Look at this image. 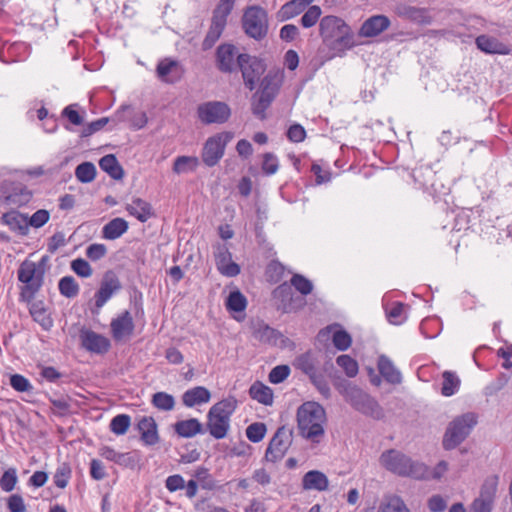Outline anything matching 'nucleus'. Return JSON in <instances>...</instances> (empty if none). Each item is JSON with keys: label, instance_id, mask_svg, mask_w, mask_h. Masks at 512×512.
<instances>
[{"label": "nucleus", "instance_id": "obj_21", "mask_svg": "<svg viewBox=\"0 0 512 512\" xmlns=\"http://www.w3.org/2000/svg\"><path fill=\"white\" fill-rule=\"evenodd\" d=\"M2 189L4 190L6 201L17 206L27 204L32 197V193L20 182L5 181Z\"/></svg>", "mask_w": 512, "mask_h": 512}, {"label": "nucleus", "instance_id": "obj_64", "mask_svg": "<svg viewBox=\"0 0 512 512\" xmlns=\"http://www.w3.org/2000/svg\"><path fill=\"white\" fill-rule=\"evenodd\" d=\"M18 481L17 471L15 468L6 470L0 478V487L5 492H11Z\"/></svg>", "mask_w": 512, "mask_h": 512}, {"label": "nucleus", "instance_id": "obj_15", "mask_svg": "<svg viewBox=\"0 0 512 512\" xmlns=\"http://www.w3.org/2000/svg\"><path fill=\"white\" fill-rule=\"evenodd\" d=\"M214 258L218 271L226 277H235L240 274V266L232 261V254L227 244L217 243L213 246Z\"/></svg>", "mask_w": 512, "mask_h": 512}, {"label": "nucleus", "instance_id": "obj_36", "mask_svg": "<svg viewBox=\"0 0 512 512\" xmlns=\"http://www.w3.org/2000/svg\"><path fill=\"white\" fill-rule=\"evenodd\" d=\"M128 228V222L124 218L117 217L103 226L102 236L107 240H115L126 233Z\"/></svg>", "mask_w": 512, "mask_h": 512}, {"label": "nucleus", "instance_id": "obj_5", "mask_svg": "<svg viewBox=\"0 0 512 512\" xmlns=\"http://www.w3.org/2000/svg\"><path fill=\"white\" fill-rule=\"evenodd\" d=\"M325 419V410L317 402H305L297 410V426L300 435L313 442L318 443L317 439L324 435L323 421Z\"/></svg>", "mask_w": 512, "mask_h": 512}, {"label": "nucleus", "instance_id": "obj_51", "mask_svg": "<svg viewBox=\"0 0 512 512\" xmlns=\"http://www.w3.org/2000/svg\"><path fill=\"white\" fill-rule=\"evenodd\" d=\"M96 167L92 162H82L75 169V176L81 183H90L96 177Z\"/></svg>", "mask_w": 512, "mask_h": 512}, {"label": "nucleus", "instance_id": "obj_19", "mask_svg": "<svg viewBox=\"0 0 512 512\" xmlns=\"http://www.w3.org/2000/svg\"><path fill=\"white\" fill-rule=\"evenodd\" d=\"M132 107L128 104H122L114 113V116L112 118L109 117H102L95 121H92L88 123L86 126L83 127L80 133L81 138H86L94 133L100 131L105 125H107L111 120L117 121V122H124L127 120L125 113L127 111H131Z\"/></svg>", "mask_w": 512, "mask_h": 512}, {"label": "nucleus", "instance_id": "obj_34", "mask_svg": "<svg viewBox=\"0 0 512 512\" xmlns=\"http://www.w3.org/2000/svg\"><path fill=\"white\" fill-rule=\"evenodd\" d=\"M237 408V399L234 396H228L215 403L207 413V418L212 416H221L230 420L231 415Z\"/></svg>", "mask_w": 512, "mask_h": 512}, {"label": "nucleus", "instance_id": "obj_27", "mask_svg": "<svg viewBox=\"0 0 512 512\" xmlns=\"http://www.w3.org/2000/svg\"><path fill=\"white\" fill-rule=\"evenodd\" d=\"M1 223L7 225L13 232H17L21 236H26L29 232L27 224V215L17 210H11L2 214Z\"/></svg>", "mask_w": 512, "mask_h": 512}, {"label": "nucleus", "instance_id": "obj_50", "mask_svg": "<svg viewBox=\"0 0 512 512\" xmlns=\"http://www.w3.org/2000/svg\"><path fill=\"white\" fill-rule=\"evenodd\" d=\"M58 289L62 296L74 298L79 294V284L72 276H64L58 282Z\"/></svg>", "mask_w": 512, "mask_h": 512}, {"label": "nucleus", "instance_id": "obj_43", "mask_svg": "<svg viewBox=\"0 0 512 512\" xmlns=\"http://www.w3.org/2000/svg\"><path fill=\"white\" fill-rule=\"evenodd\" d=\"M253 336L255 339L262 343L275 345L277 343L278 338L281 337L282 334L278 330L270 327L269 325L261 323L255 328Z\"/></svg>", "mask_w": 512, "mask_h": 512}, {"label": "nucleus", "instance_id": "obj_30", "mask_svg": "<svg viewBox=\"0 0 512 512\" xmlns=\"http://www.w3.org/2000/svg\"><path fill=\"white\" fill-rule=\"evenodd\" d=\"M126 211L142 223L155 216L152 205L141 198L135 197L130 204L126 205Z\"/></svg>", "mask_w": 512, "mask_h": 512}, {"label": "nucleus", "instance_id": "obj_47", "mask_svg": "<svg viewBox=\"0 0 512 512\" xmlns=\"http://www.w3.org/2000/svg\"><path fill=\"white\" fill-rule=\"evenodd\" d=\"M236 0H219L212 12L211 20L227 25L228 16L234 9Z\"/></svg>", "mask_w": 512, "mask_h": 512}, {"label": "nucleus", "instance_id": "obj_20", "mask_svg": "<svg viewBox=\"0 0 512 512\" xmlns=\"http://www.w3.org/2000/svg\"><path fill=\"white\" fill-rule=\"evenodd\" d=\"M99 455L106 460L129 469L136 468L139 463V457L136 452L120 453L110 446H102L99 449Z\"/></svg>", "mask_w": 512, "mask_h": 512}, {"label": "nucleus", "instance_id": "obj_62", "mask_svg": "<svg viewBox=\"0 0 512 512\" xmlns=\"http://www.w3.org/2000/svg\"><path fill=\"white\" fill-rule=\"evenodd\" d=\"M78 104H70L66 106L62 112L61 116L68 120V122L74 126H81L84 124V116L81 115L77 111Z\"/></svg>", "mask_w": 512, "mask_h": 512}, {"label": "nucleus", "instance_id": "obj_4", "mask_svg": "<svg viewBox=\"0 0 512 512\" xmlns=\"http://www.w3.org/2000/svg\"><path fill=\"white\" fill-rule=\"evenodd\" d=\"M319 34L323 42L332 40V48L345 51L356 46L351 27L340 17L324 16L319 23Z\"/></svg>", "mask_w": 512, "mask_h": 512}, {"label": "nucleus", "instance_id": "obj_23", "mask_svg": "<svg viewBox=\"0 0 512 512\" xmlns=\"http://www.w3.org/2000/svg\"><path fill=\"white\" fill-rule=\"evenodd\" d=\"M110 327L115 341L131 336L135 328L131 313L125 310L117 318L112 319Z\"/></svg>", "mask_w": 512, "mask_h": 512}, {"label": "nucleus", "instance_id": "obj_45", "mask_svg": "<svg viewBox=\"0 0 512 512\" xmlns=\"http://www.w3.org/2000/svg\"><path fill=\"white\" fill-rule=\"evenodd\" d=\"M225 27V24L211 20L210 27L202 42V49L204 51L211 49L215 45V43L219 40L223 31L225 30Z\"/></svg>", "mask_w": 512, "mask_h": 512}, {"label": "nucleus", "instance_id": "obj_1", "mask_svg": "<svg viewBox=\"0 0 512 512\" xmlns=\"http://www.w3.org/2000/svg\"><path fill=\"white\" fill-rule=\"evenodd\" d=\"M330 379L335 389L354 410L375 420L384 418L383 408L370 394L343 378L338 371L330 374Z\"/></svg>", "mask_w": 512, "mask_h": 512}, {"label": "nucleus", "instance_id": "obj_35", "mask_svg": "<svg viewBox=\"0 0 512 512\" xmlns=\"http://www.w3.org/2000/svg\"><path fill=\"white\" fill-rule=\"evenodd\" d=\"M29 313L33 320L37 322L44 330L48 331L53 326V319L47 312L43 301L30 302Z\"/></svg>", "mask_w": 512, "mask_h": 512}, {"label": "nucleus", "instance_id": "obj_22", "mask_svg": "<svg viewBox=\"0 0 512 512\" xmlns=\"http://www.w3.org/2000/svg\"><path fill=\"white\" fill-rule=\"evenodd\" d=\"M183 72L184 70L177 60L167 58L161 60L156 67L157 76L169 84H175L180 81Z\"/></svg>", "mask_w": 512, "mask_h": 512}, {"label": "nucleus", "instance_id": "obj_52", "mask_svg": "<svg viewBox=\"0 0 512 512\" xmlns=\"http://www.w3.org/2000/svg\"><path fill=\"white\" fill-rule=\"evenodd\" d=\"M151 403L154 407L162 411H171L175 406L173 395L166 392H156L153 394Z\"/></svg>", "mask_w": 512, "mask_h": 512}, {"label": "nucleus", "instance_id": "obj_9", "mask_svg": "<svg viewBox=\"0 0 512 512\" xmlns=\"http://www.w3.org/2000/svg\"><path fill=\"white\" fill-rule=\"evenodd\" d=\"M271 300L274 308L283 314L296 313L306 305L305 298L296 295L287 281L272 290Z\"/></svg>", "mask_w": 512, "mask_h": 512}, {"label": "nucleus", "instance_id": "obj_44", "mask_svg": "<svg viewBox=\"0 0 512 512\" xmlns=\"http://www.w3.org/2000/svg\"><path fill=\"white\" fill-rule=\"evenodd\" d=\"M225 306L229 312L242 313L247 307V299L240 290L236 289L229 293Z\"/></svg>", "mask_w": 512, "mask_h": 512}, {"label": "nucleus", "instance_id": "obj_48", "mask_svg": "<svg viewBox=\"0 0 512 512\" xmlns=\"http://www.w3.org/2000/svg\"><path fill=\"white\" fill-rule=\"evenodd\" d=\"M443 382L441 393L443 396L450 397L454 395L460 387V379L455 372L444 371L442 374Z\"/></svg>", "mask_w": 512, "mask_h": 512}, {"label": "nucleus", "instance_id": "obj_10", "mask_svg": "<svg viewBox=\"0 0 512 512\" xmlns=\"http://www.w3.org/2000/svg\"><path fill=\"white\" fill-rule=\"evenodd\" d=\"M18 280L24 284L20 291V300L27 303L33 301L44 282L41 273L36 269V263L28 260L20 264Z\"/></svg>", "mask_w": 512, "mask_h": 512}, {"label": "nucleus", "instance_id": "obj_26", "mask_svg": "<svg viewBox=\"0 0 512 512\" xmlns=\"http://www.w3.org/2000/svg\"><path fill=\"white\" fill-rule=\"evenodd\" d=\"M137 429L146 446H153L159 442L157 423L152 416H143L137 424Z\"/></svg>", "mask_w": 512, "mask_h": 512}, {"label": "nucleus", "instance_id": "obj_32", "mask_svg": "<svg viewBox=\"0 0 512 512\" xmlns=\"http://www.w3.org/2000/svg\"><path fill=\"white\" fill-rule=\"evenodd\" d=\"M329 480L327 476L318 470L306 472L302 478V488L304 490L325 491L328 489Z\"/></svg>", "mask_w": 512, "mask_h": 512}, {"label": "nucleus", "instance_id": "obj_53", "mask_svg": "<svg viewBox=\"0 0 512 512\" xmlns=\"http://www.w3.org/2000/svg\"><path fill=\"white\" fill-rule=\"evenodd\" d=\"M131 425V417L127 414H118L114 416L109 424L111 432L115 435H124Z\"/></svg>", "mask_w": 512, "mask_h": 512}, {"label": "nucleus", "instance_id": "obj_42", "mask_svg": "<svg viewBox=\"0 0 512 512\" xmlns=\"http://www.w3.org/2000/svg\"><path fill=\"white\" fill-rule=\"evenodd\" d=\"M498 483H499L498 475L488 476L484 480L483 484L481 485L480 494H479V497H477V498L494 505L497 488H498Z\"/></svg>", "mask_w": 512, "mask_h": 512}, {"label": "nucleus", "instance_id": "obj_3", "mask_svg": "<svg viewBox=\"0 0 512 512\" xmlns=\"http://www.w3.org/2000/svg\"><path fill=\"white\" fill-rule=\"evenodd\" d=\"M379 461L386 470L398 476L411 477L417 480L429 478V469L424 463L413 461L409 456L398 450L389 449L384 451Z\"/></svg>", "mask_w": 512, "mask_h": 512}, {"label": "nucleus", "instance_id": "obj_61", "mask_svg": "<svg viewBox=\"0 0 512 512\" xmlns=\"http://www.w3.org/2000/svg\"><path fill=\"white\" fill-rule=\"evenodd\" d=\"M322 10L319 6H310L300 19L301 25L304 28L313 27L319 20Z\"/></svg>", "mask_w": 512, "mask_h": 512}, {"label": "nucleus", "instance_id": "obj_59", "mask_svg": "<svg viewBox=\"0 0 512 512\" xmlns=\"http://www.w3.org/2000/svg\"><path fill=\"white\" fill-rule=\"evenodd\" d=\"M10 386L17 392L31 393L34 389L30 381L21 374H11L9 378Z\"/></svg>", "mask_w": 512, "mask_h": 512}, {"label": "nucleus", "instance_id": "obj_17", "mask_svg": "<svg viewBox=\"0 0 512 512\" xmlns=\"http://www.w3.org/2000/svg\"><path fill=\"white\" fill-rule=\"evenodd\" d=\"M79 338L81 346L91 353L104 354L111 347L108 338L89 329L82 328Z\"/></svg>", "mask_w": 512, "mask_h": 512}, {"label": "nucleus", "instance_id": "obj_29", "mask_svg": "<svg viewBox=\"0 0 512 512\" xmlns=\"http://www.w3.org/2000/svg\"><path fill=\"white\" fill-rule=\"evenodd\" d=\"M210 399L211 392L204 386H196L188 389L181 396L183 405L188 408L208 403Z\"/></svg>", "mask_w": 512, "mask_h": 512}, {"label": "nucleus", "instance_id": "obj_33", "mask_svg": "<svg viewBox=\"0 0 512 512\" xmlns=\"http://www.w3.org/2000/svg\"><path fill=\"white\" fill-rule=\"evenodd\" d=\"M173 427L176 434L183 438H191L204 432L202 423L196 418L177 421Z\"/></svg>", "mask_w": 512, "mask_h": 512}, {"label": "nucleus", "instance_id": "obj_13", "mask_svg": "<svg viewBox=\"0 0 512 512\" xmlns=\"http://www.w3.org/2000/svg\"><path fill=\"white\" fill-rule=\"evenodd\" d=\"M122 289L121 282L113 270H108L103 274L99 289L94 294V307L91 308L92 314H98L99 310L107 301Z\"/></svg>", "mask_w": 512, "mask_h": 512}, {"label": "nucleus", "instance_id": "obj_54", "mask_svg": "<svg viewBox=\"0 0 512 512\" xmlns=\"http://www.w3.org/2000/svg\"><path fill=\"white\" fill-rule=\"evenodd\" d=\"M196 481L201 486L202 489L205 490H214L217 487L216 480L209 474V470L200 466L194 471V475Z\"/></svg>", "mask_w": 512, "mask_h": 512}, {"label": "nucleus", "instance_id": "obj_57", "mask_svg": "<svg viewBox=\"0 0 512 512\" xmlns=\"http://www.w3.org/2000/svg\"><path fill=\"white\" fill-rule=\"evenodd\" d=\"M285 267L278 260H271L265 270L267 281L270 283H278L284 275Z\"/></svg>", "mask_w": 512, "mask_h": 512}, {"label": "nucleus", "instance_id": "obj_11", "mask_svg": "<svg viewBox=\"0 0 512 512\" xmlns=\"http://www.w3.org/2000/svg\"><path fill=\"white\" fill-rule=\"evenodd\" d=\"M232 132H220L209 137L201 152L203 163L208 167H214L224 156L227 144L233 139Z\"/></svg>", "mask_w": 512, "mask_h": 512}, {"label": "nucleus", "instance_id": "obj_37", "mask_svg": "<svg viewBox=\"0 0 512 512\" xmlns=\"http://www.w3.org/2000/svg\"><path fill=\"white\" fill-rule=\"evenodd\" d=\"M99 167L114 180H121L124 177V169L114 154L103 156L99 160Z\"/></svg>", "mask_w": 512, "mask_h": 512}, {"label": "nucleus", "instance_id": "obj_38", "mask_svg": "<svg viewBox=\"0 0 512 512\" xmlns=\"http://www.w3.org/2000/svg\"><path fill=\"white\" fill-rule=\"evenodd\" d=\"M249 396L260 404L270 406L273 403L272 389L260 381L254 382L249 388Z\"/></svg>", "mask_w": 512, "mask_h": 512}, {"label": "nucleus", "instance_id": "obj_63", "mask_svg": "<svg viewBox=\"0 0 512 512\" xmlns=\"http://www.w3.org/2000/svg\"><path fill=\"white\" fill-rule=\"evenodd\" d=\"M290 372L291 369L288 365H277L270 371L268 380L272 384H280L289 377Z\"/></svg>", "mask_w": 512, "mask_h": 512}, {"label": "nucleus", "instance_id": "obj_7", "mask_svg": "<svg viewBox=\"0 0 512 512\" xmlns=\"http://www.w3.org/2000/svg\"><path fill=\"white\" fill-rule=\"evenodd\" d=\"M477 424L474 413H466L455 418L447 427L442 445L445 450H452L459 446L471 433Z\"/></svg>", "mask_w": 512, "mask_h": 512}, {"label": "nucleus", "instance_id": "obj_60", "mask_svg": "<svg viewBox=\"0 0 512 512\" xmlns=\"http://www.w3.org/2000/svg\"><path fill=\"white\" fill-rule=\"evenodd\" d=\"M71 473L72 471L70 465L68 463H62L58 466L54 474V484L58 488L64 489L68 485L69 479L71 478Z\"/></svg>", "mask_w": 512, "mask_h": 512}, {"label": "nucleus", "instance_id": "obj_16", "mask_svg": "<svg viewBox=\"0 0 512 512\" xmlns=\"http://www.w3.org/2000/svg\"><path fill=\"white\" fill-rule=\"evenodd\" d=\"M237 47L231 43L220 44L215 52V63L217 69L222 73L231 74L238 68L237 66Z\"/></svg>", "mask_w": 512, "mask_h": 512}, {"label": "nucleus", "instance_id": "obj_56", "mask_svg": "<svg viewBox=\"0 0 512 512\" xmlns=\"http://www.w3.org/2000/svg\"><path fill=\"white\" fill-rule=\"evenodd\" d=\"M267 433V426L263 422H253L246 428V437L252 443L262 441Z\"/></svg>", "mask_w": 512, "mask_h": 512}, {"label": "nucleus", "instance_id": "obj_39", "mask_svg": "<svg viewBox=\"0 0 512 512\" xmlns=\"http://www.w3.org/2000/svg\"><path fill=\"white\" fill-rule=\"evenodd\" d=\"M206 427L212 437L220 440L226 437L230 428V420L221 416H212L207 418Z\"/></svg>", "mask_w": 512, "mask_h": 512}, {"label": "nucleus", "instance_id": "obj_28", "mask_svg": "<svg viewBox=\"0 0 512 512\" xmlns=\"http://www.w3.org/2000/svg\"><path fill=\"white\" fill-rule=\"evenodd\" d=\"M475 43L479 50L487 54L507 55L510 52L506 44L488 35L478 36Z\"/></svg>", "mask_w": 512, "mask_h": 512}, {"label": "nucleus", "instance_id": "obj_41", "mask_svg": "<svg viewBox=\"0 0 512 512\" xmlns=\"http://www.w3.org/2000/svg\"><path fill=\"white\" fill-rule=\"evenodd\" d=\"M308 5L304 0H290L278 11V19L280 21L292 19L302 13Z\"/></svg>", "mask_w": 512, "mask_h": 512}, {"label": "nucleus", "instance_id": "obj_14", "mask_svg": "<svg viewBox=\"0 0 512 512\" xmlns=\"http://www.w3.org/2000/svg\"><path fill=\"white\" fill-rule=\"evenodd\" d=\"M197 115L204 124H223L230 118L231 109L225 102L209 101L198 106Z\"/></svg>", "mask_w": 512, "mask_h": 512}, {"label": "nucleus", "instance_id": "obj_6", "mask_svg": "<svg viewBox=\"0 0 512 512\" xmlns=\"http://www.w3.org/2000/svg\"><path fill=\"white\" fill-rule=\"evenodd\" d=\"M242 28L249 38L263 40L269 31L268 12L259 5L246 7L242 16Z\"/></svg>", "mask_w": 512, "mask_h": 512}, {"label": "nucleus", "instance_id": "obj_55", "mask_svg": "<svg viewBox=\"0 0 512 512\" xmlns=\"http://www.w3.org/2000/svg\"><path fill=\"white\" fill-rule=\"evenodd\" d=\"M336 363L341 367L347 377L353 378L358 374L359 367L357 361L350 355L343 354L337 357Z\"/></svg>", "mask_w": 512, "mask_h": 512}, {"label": "nucleus", "instance_id": "obj_46", "mask_svg": "<svg viewBox=\"0 0 512 512\" xmlns=\"http://www.w3.org/2000/svg\"><path fill=\"white\" fill-rule=\"evenodd\" d=\"M199 165V160L195 156H178L173 163V172L183 174L194 172Z\"/></svg>", "mask_w": 512, "mask_h": 512}, {"label": "nucleus", "instance_id": "obj_40", "mask_svg": "<svg viewBox=\"0 0 512 512\" xmlns=\"http://www.w3.org/2000/svg\"><path fill=\"white\" fill-rule=\"evenodd\" d=\"M316 363L315 353L312 350H307L295 358L293 365L296 369L309 376L317 371Z\"/></svg>", "mask_w": 512, "mask_h": 512}, {"label": "nucleus", "instance_id": "obj_12", "mask_svg": "<svg viewBox=\"0 0 512 512\" xmlns=\"http://www.w3.org/2000/svg\"><path fill=\"white\" fill-rule=\"evenodd\" d=\"M293 442V429L282 425L271 438L265 452V460L276 463L282 460Z\"/></svg>", "mask_w": 512, "mask_h": 512}, {"label": "nucleus", "instance_id": "obj_31", "mask_svg": "<svg viewBox=\"0 0 512 512\" xmlns=\"http://www.w3.org/2000/svg\"><path fill=\"white\" fill-rule=\"evenodd\" d=\"M380 375L386 382L396 385L402 381L401 372L394 366L393 362L386 355H380L377 362Z\"/></svg>", "mask_w": 512, "mask_h": 512}, {"label": "nucleus", "instance_id": "obj_58", "mask_svg": "<svg viewBox=\"0 0 512 512\" xmlns=\"http://www.w3.org/2000/svg\"><path fill=\"white\" fill-rule=\"evenodd\" d=\"M308 377L310 382L325 399H329L331 397L330 386L322 373L317 370Z\"/></svg>", "mask_w": 512, "mask_h": 512}, {"label": "nucleus", "instance_id": "obj_24", "mask_svg": "<svg viewBox=\"0 0 512 512\" xmlns=\"http://www.w3.org/2000/svg\"><path fill=\"white\" fill-rule=\"evenodd\" d=\"M334 328H338L333 332L332 335V342L334 347L339 351H346L350 348L352 344V337L351 335L343 329L339 324H331L326 326L325 328H322L319 332L317 337L319 339L328 337L331 330Z\"/></svg>", "mask_w": 512, "mask_h": 512}, {"label": "nucleus", "instance_id": "obj_25", "mask_svg": "<svg viewBox=\"0 0 512 512\" xmlns=\"http://www.w3.org/2000/svg\"><path fill=\"white\" fill-rule=\"evenodd\" d=\"M396 14L401 18L421 25H428L432 22V17L428 14V10L426 8L399 4L396 7Z\"/></svg>", "mask_w": 512, "mask_h": 512}, {"label": "nucleus", "instance_id": "obj_18", "mask_svg": "<svg viewBox=\"0 0 512 512\" xmlns=\"http://www.w3.org/2000/svg\"><path fill=\"white\" fill-rule=\"evenodd\" d=\"M390 26L391 21L388 16L383 14L372 15L361 24L357 34L361 38H375Z\"/></svg>", "mask_w": 512, "mask_h": 512}, {"label": "nucleus", "instance_id": "obj_49", "mask_svg": "<svg viewBox=\"0 0 512 512\" xmlns=\"http://www.w3.org/2000/svg\"><path fill=\"white\" fill-rule=\"evenodd\" d=\"M288 283L291 285V288H295L303 298L311 294L314 287L311 280L299 273L293 274Z\"/></svg>", "mask_w": 512, "mask_h": 512}, {"label": "nucleus", "instance_id": "obj_8", "mask_svg": "<svg viewBox=\"0 0 512 512\" xmlns=\"http://www.w3.org/2000/svg\"><path fill=\"white\" fill-rule=\"evenodd\" d=\"M237 66V69L241 72L243 84L249 91H253L256 88L267 70V64L264 59L249 53L237 55Z\"/></svg>", "mask_w": 512, "mask_h": 512}, {"label": "nucleus", "instance_id": "obj_2", "mask_svg": "<svg viewBox=\"0 0 512 512\" xmlns=\"http://www.w3.org/2000/svg\"><path fill=\"white\" fill-rule=\"evenodd\" d=\"M259 89L251 96V112L260 120L267 118L266 110L278 96L283 84V73L270 70L260 79Z\"/></svg>", "mask_w": 512, "mask_h": 512}]
</instances>
